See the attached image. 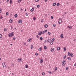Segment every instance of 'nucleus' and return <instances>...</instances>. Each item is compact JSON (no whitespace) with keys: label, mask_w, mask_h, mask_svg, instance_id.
Wrapping results in <instances>:
<instances>
[{"label":"nucleus","mask_w":76,"mask_h":76,"mask_svg":"<svg viewBox=\"0 0 76 76\" xmlns=\"http://www.w3.org/2000/svg\"><path fill=\"white\" fill-rule=\"evenodd\" d=\"M18 61H19V62H20V61H22V59H18Z\"/></svg>","instance_id":"423d86ee"},{"label":"nucleus","mask_w":76,"mask_h":76,"mask_svg":"<svg viewBox=\"0 0 76 76\" xmlns=\"http://www.w3.org/2000/svg\"><path fill=\"white\" fill-rule=\"evenodd\" d=\"M47 1V0H45V2H46V1Z\"/></svg>","instance_id":"0e129e2a"},{"label":"nucleus","mask_w":76,"mask_h":76,"mask_svg":"<svg viewBox=\"0 0 76 76\" xmlns=\"http://www.w3.org/2000/svg\"><path fill=\"white\" fill-rule=\"evenodd\" d=\"M74 41H76V39H75L74 40Z\"/></svg>","instance_id":"774afa93"},{"label":"nucleus","mask_w":76,"mask_h":76,"mask_svg":"<svg viewBox=\"0 0 76 76\" xmlns=\"http://www.w3.org/2000/svg\"><path fill=\"white\" fill-rule=\"evenodd\" d=\"M52 40H53V41H52V42H53V41L55 40V39L54 38H53L52 39Z\"/></svg>","instance_id":"79ce46f5"},{"label":"nucleus","mask_w":76,"mask_h":76,"mask_svg":"<svg viewBox=\"0 0 76 76\" xmlns=\"http://www.w3.org/2000/svg\"><path fill=\"white\" fill-rule=\"evenodd\" d=\"M62 66H64L66 64V61L64 60L62 61Z\"/></svg>","instance_id":"f03ea898"},{"label":"nucleus","mask_w":76,"mask_h":76,"mask_svg":"<svg viewBox=\"0 0 76 76\" xmlns=\"http://www.w3.org/2000/svg\"><path fill=\"white\" fill-rule=\"evenodd\" d=\"M54 70L55 71H56V70H58V68H57V67L55 66V67H54Z\"/></svg>","instance_id":"9d476101"},{"label":"nucleus","mask_w":76,"mask_h":76,"mask_svg":"<svg viewBox=\"0 0 76 76\" xmlns=\"http://www.w3.org/2000/svg\"><path fill=\"white\" fill-rule=\"evenodd\" d=\"M15 39H16V38H15V37L13 38V40H15Z\"/></svg>","instance_id":"6e6d98bb"},{"label":"nucleus","mask_w":76,"mask_h":76,"mask_svg":"<svg viewBox=\"0 0 76 76\" xmlns=\"http://www.w3.org/2000/svg\"><path fill=\"white\" fill-rule=\"evenodd\" d=\"M44 31L45 32H47V30H45Z\"/></svg>","instance_id":"3c124183"},{"label":"nucleus","mask_w":76,"mask_h":76,"mask_svg":"<svg viewBox=\"0 0 76 76\" xmlns=\"http://www.w3.org/2000/svg\"><path fill=\"white\" fill-rule=\"evenodd\" d=\"M8 35L10 37H12L14 35V32H12V33H11L10 34H9Z\"/></svg>","instance_id":"f257e3e1"},{"label":"nucleus","mask_w":76,"mask_h":76,"mask_svg":"<svg viewBox=\"0 0 76 76\" xmlns=\"http://www.w3.org/2000/svg\"><path fill=\"white\" fill-rule=\"evenodd\" d=\"M58 23H59V24H60L61 23L60 22V21H58Z\"/></svg>","instance_id":"4d7b16f0"},{"label":"nucleus","mask_w":76,"mask_h":76,"mask_svg":"<svg viewBox=\"0 0 76 76\" xmlns=\"http://www.w3.org/2000/svg\"><path fill=\"white\" fill-rule=\"evenodd\" d=\"M60 50V48L58 47L57 48V50H58V51H59Z\"/></svg>","instance_id":"6ab92c4d"},{"label":"nucleus","mask_w":76,"mask_h":76,"mask_svg":"<svg viewBox=\"0 0 76 76\" xmlns=\"http://www.w3.org/2000/svg\"><path fill=\"white\" fill-rule=\"evenodd\" d=\"M11 66H14V64H12Z\"/></svg>","instance_id":"052dcab7"},{"label":"nucleus","mask_w":76,"mask_h":76,"mask_svg":"<svg viewBox=\"0 0 76 76\" xmlns=\"http://www.w3.org/2000/svg\"><path fill=\"white\" fill-rule=\"evenodd\" d=\"M15 16L16 17V18H17V17H18V15H17V14H15Z\"/></svg>","instance_id":"7c9ffc66"},{"label":"nucleus","mask_w":76,"mask_h":76,"mask_svg":"<svg viewBox=\"0 0 76 76\" xmlns=\"http://www.w3.org/2000/svg\"><path fill=\"white\" fill-rule=\"evenodd\" d=\"M51 18L52 19H53V16H51Z\"/></svg>","instance_id":"bf43d9fd"},{"label":"nucleus","mask_w":76,"mask_h":76,"mask_svg":"<svg viewBox=\"0 0 76 76\" xmlns=\"http://www.w3.org/2000/svg\"><path fill=\"white\" fill-rule=\"evenodd\" d=\"M50 39H48L47 40V42H50Z\"/></svg>","instance_id":"aec40b11"},{"label":"nucleus","mask_w":76,"mask_h":76,"mask_svg":"<svg viewBox=\"0 0 76 76\" xmlns=\"http://www.w3.org/2000/svg\"><path fill=\"white\" fill-rule=\"evenodd\" d=\"M3 18V17L2 16H0V20L1 19H2Z\"/></svg>","instance_id":"412c9836"},{"label":"nucleus","mask_w":76,"mask_h":76,"mask_svg":"<svg viewBox=\"0 0 76 76\" xmlns=\"http://www.w3.org/2000/svg\"><path fill=\"white\" fill-rule=\"evenodd\" d=\"M34 10H35V8L34 7H33L32 9L30 10V11L31 12H32L34 11Z\"/></svg>","instance_id":"7ed1b4c3"},{"label":"nucleus","mask_w":76,"mask_h":76,"mask_svg":"<svg viewBox=\"0 0 76 76\" xmlns=\"http://www.w3.org/2000/svg\"><path fill=\"white\" fill-rule=\"evenodd\" d=\"M1 10H2L0 8V13L1 12Z\"/></svg>","instance_id":"8fccbe9b"},{"label":"nucleus","mask_w":76,"mask_h":76,"mask_svg":"<svg viewBox=\"0 0 76 76\" xmlns=\"http://www.w3.org/2000/svg\"><path fill=\"white\" fill-rule=\"evenodd\" d=\"M4 63H5L3 62L2 63V65L3 66V67H6V65H5L4 64Z\"/></svg>","instance_id":"39448f33"},{"label":"nucleus","mask_w":76,"mask_h":76,"mask_svg":"<svg viewBox=\"0 0 76 76\" xmlns=\"http://www.w3.org/2000/svg\"><path fill=\"white\" fill-rule=\"evenodd\" d=\"M39 1V0H35V1L36 2H38Z\"/></svg>","instance_id":"c03bdc74"},{"label":"nucleus","mask_w":76,"mask_h":76,"mask_svg":"<svg viewBox=\"0 0 76 76\" xmlns=\"http://www.w3.org/2000/svg\"><path fill=\"white\" fill-rule=\"evenodd\" d=\"M50 44H51V45H52L53 42H51H51H50Z\"/></svg>","instance_id":"4c0bfd02"},{"label":"nucleus","mask_w":76,"mask_h":76,"mask_svg":"<svg viewBox=\"0 0 76 76\" xmlns=\"http://www.w3.org/2000/svg\"><path fill=\"white\" fill-rule=\"evenodd\" d=\"M2 37H3V36H2V34H0V38L1 39L2 38Z\"/></svg>","instance_id":"f3484780"},{"label":"nucleus","mask_w":76,"mask_h":76,"mask_svg":"<svg viewBox=\"0 0 76 76\" xmlns=\"http://www.w3.org/2000/svg\"><path fill=\"white\" fill-rule=\"evenodd\" d=\"M67 59L68 60H72V59L71 58L69 57L67 58Z\"/></svg>","instance_id":"dca6fc26"},{"label":"nucleus","mask_w":76,"mask_h":76,"mask_svg":"<svg viewBox=\"0 0 76 76\" xmlns=\"http://www.w3.org/2000/svg\"><path fill=\"white\" fill-rule=\"evenodd\" d=\"M13 26H11V30H12V29H13Z\"/></svg>","instance_id":"13d9d810"},{"label":"nucleus","mask_w":76,"mask_h":76,"mask_svg":"<svg viewBox=\"0 0 76 76\" xmlns=\"http://www.w3.org/2000/svg\"><path fill=\"white\" fill-rule=\"evenodd\" d=\"M63 48L64 51H66V47H64Z\"/></svg>","instance_id":"a878e982"},{"label":"nucleus","mask_w":76,"mask_h":76,"mask_svg":"<svg viewBox=\"0 0 76 76\" xmlns=\"http://www.w3.org/2000/svg\"><path fill=\"white\" fill-rule=\"evenodd\" d=\"M42 39H43V38H42V37H41L40 38V41H42Z\"/></svg>","instance_id":"72a5a7b5"},{"label":"nucleus","mask_w":76,"mask_h":76,"mask_svg":"<svg viewBox=\"0 0 76 76\" xmlns=\"http://www.w3.org/2000/svg\"><path fill=\"white\" fill-rule=\"evenodd\" d=\"M33 19L34 20H35V17H34Z\"/></svg>","instance_id":"603ef678"},{"label":"nucleus","mask_w":76,"mask_h":76,"mask_svg":"<svg viewBox=\"0 0 76 76\" xmlns=\"http://www.w3.org/2000/svg\"><path fill=\"white\" fill-rule=\"evenodd\" d=\"M60 37L61 38H63V34H61L60 35Z\"/></svg>","instance_id":"4468645a"},{"label":"nucleus","mask_w":76,"mask_h":76,"mask_svg":"<svg viewBox=\"0 0 76 76\" xmlns=\"http://www.w3.org/2000/svg\"><path fill=\"white\" fill-rule=\"evenodd\" d=\"M32 40V38H29L28 39V42H30Z\"/></svg>","instance_id":"6e6552de"},{"label":"nucleus","mask_w":76,"mask_h":76,"mask_svg":"<svg viewBox=\"0 0 76 76\" xmlns=\"http://www.w3.org/2000/svg\"><path fill=\"white\" fill-rule=\"evenodd\" d=\"M68 56H70V52H68Z\"/></svg>","instance_id":"c9c22d12"},{"label":"nucleus","mask_w":76,"mask_h":76,"mask_svg":"<svg viewBox=\"0 0 76 76\" xmlns=\"http://www.w3.org/2000/svg\"><path fill=\"white\" fill-rule=\"evenodd\" d=\"M18 3H20V2H21V0H18Z\"/></svg>","instance_id":"473e14b6"},{"label":"nucleus","mask_w":76,"mask_h":76,"mask_svg":"<svg viewBox=\"0 0 76 76\" xmlns=\"http://www.w3.org/2000/svg\"><path fill=\"white\" fill-rule=\"evenodd\" d=\"M9 22L10 23H12V22H13V20H12V19H10L9 21Z\"/></svg>","instance_id":"9b49d317"},{"label":"nucleus","mask_w":76,"mask_h":76,"mask_svg":"<svg viewBox=\"0 0 76 76\" xmlns=\"http://www.w3.org/2000/svg\"><path fill=\"white\" fill-rule=\"evenodd\" d=\"M39 36L38 35H37V38H39Z\"/></svg>","instance_id":"864d4df0"},{"label":"nucleus","mask_w":76,"mask_h":76,"mask_svg":"<svg viewBox=\"0 0 76 76\" xmlns=\"http://www.w3.org/2000/svg\"><path fill=\"white\" fill-rule=\"evenodd\" d=\"M35 55H36V56H38V53H35Z\"/></svg>","instance_id":"09e8293b"},{"label":"nucleus","mask_w":76,"mask_h":76,"mask_svg":"<svg viewBox=\"0 0 76 76\" xmlns=\"http://www.w3.org/2000/svg\"><path fill=\"white\" fill-rule=\"evenodd\" d=\"M59 20H61V18H59Z\"/></svg>","instance_id":"69168bd1"},{"label":"nucleus","mask_w":76,"mask_h":76,"mask_svg":"<svg viewBox=\"0 0 76 76\" xmlns=\"http://www.w3.org/2000/svg\"><path fill=\"white\" fill-rule=\"evenodd\" d=\"M51 34V33L50 32H48V35H50Z\"/></svg>","instance_id":"ea45409f"},{"label":"nucleus","mask_w":76,"mask_h":76,"mask_svg":"<svg viewBox=\"0 0 76 76\" xmlns=\"http://www.w3.org/2000/svg\"><path fill=\"white\" fill-rule=\"evenodd\" d=\"M18 23H21L22 22V20H20L19 21H18Z\"/></svg>","instance_id":"20e7f679"},{"label":"nucleus","mask_w":76,"mask_h":76,"mask_svg":"<svg viewBox=\"0 0 76 76\" xmlns=\"http://www.w3.org/2000/svg\"><path fill=\"white\" fill-rule=\"evenodd\" d=\"M25 67H26V68H28V66L27 65H25Z\"/></svg>","instance_id":"bb28decb"},{"label":"nucleus","mask_w":76,"mask_h":76,"mask_svg":"<svg viewBox=\"0 0 76 76\" xmlns=\"http://www.w3.org/2000/svg\"><path fill=\"white\" fill-rule=\"evenodd\" d=\"M42 31H39V32L38 33L39 35H41V34H42Z\"/></svg>","instance_id":"f8f14e48"},{"label":"nucleus","mask_w":76,"mask_h":76,"mask_svg":"<svg viewBox=\"0 0 76 76\" xmlns=\"http://www.w3.org/2000/svg\"><path fill=\"white\" fill-rule=\"evenodd\" d=\"M39 51L40 52L42 51V48H39L38 49Z\"/></svg>","instance_id":"1a4fd4ad"},{"label":"nucleus","mask_w":76,"mask_h":76,"mask_svg":"<svg viewBox=\"0 0 76 76\" xmlns=\"http://www.w3.org/2000/svg\"><path fill=\"white\" fill-rule=\"evenodd\" d=\"M42 75H43V76H44L45 75V73L44 72H42Z\"/></svg>","instance_id":"58836bf2"},{"label":"nucleus","mask_w":76,"mask_h":76,"mask_svg":"<svg viewBox=\"0 0 76 76\" xmlns=\"http://www.w3.org/2000/svg\"><path fill=\"white\" fill-rule=\"evenodd\" d=\"M66 58V55H65L64 56V59H65V58Z\"/></svg>","instance_id":"b1692460"},{"label":"nucleus","mask_w":76,"mask_h":76,"mask_svg":"<svg viewBox=\"0 0 76 76\" xmlns=\"http://www.w3.org/2000/svg\"><path fill=\"white\" fill-rule=\"evenodd\" d=\"M31 49H33V48H34V47H33V45H31Z\"/></svg>","instance_id":"4be33fe9"},{"label":"nucleus","mask_w":76,"mask_h":76,"mask_svg":"<svg viewBox=\"0 0 76 76\" xmlns=\"http://www.w3.org/2000/svg\"><path fill=\"white\" fill-rule=\"evenodd\" d=\"M53 27H55L56 26V24H54L53 25Z\"/></svg>","instance_id":"37998d69"},{"label":"nucleus","mask_w":76,"mask_h":76,"mask_svg":"<svg viewBox=\"0 0 76 76\" xmlns=\"http://www.w3.org/2000/svg\"><path fill=\"white\" fill-rule=\"evenodd\" d=\"M69 69V67H66V70H68Z\"/></svg>","instance_id":"e433bc0d"},{"label":"nucleus","mask_w":76,"mask_h":76,"mask_svg":"<svg viewBox=\"0 0 76 76\" xmlns=\"http://www.w3.org/2000/svg\"><path fill=\"white\" fill-rule=\"evenodd\" d=\"M10 4H12V0H10Z\"/></svg>","instance_id":"2f4dec72"},{"label":"nucleus","mask_w":76,"mask_h":76,"mask_svg":"<svg viewBox=\"0 0 76 76\" xmlns=\"http://www.w3.org/2000/svg\"><path fill=\"white\" fill-rule=\"evenodd\" d=\"M43 62V60L41 59L40 60V62L41 63H42Z\"/></svg>","instance_id":"2eb2a0df"},{"label":"nucleus","mask_w":76,"mask_h":76,"mask_svg":"<svg viewBox=\"0 0 76 76\" xmlns=\"http://www.w3.org/2000/svg\"><path fill=\"white\" fill-rule=\"evenodd\" d=\"M26 15L27 16H28V13H26Z\"/></svg>","instance_id":"a18cd8bd"},{"label":"nucleus","mask_w":76,"mask_h":76,"mask_svg":"<svg viewBox=\"0 0 76 76\" xmlns=\"http://www.w3.org/2000/svg\"><path fill=\"white\" fill-rule=\"evenodd\" d=\"M45 27L46 28H47L48 27V25L47 24H45Z\"/></svg>","instance_id":"a211bd4d"},{"label":"nucleus","mask_w":76,"mask_h":76,"mask_svg":"<svg viewBox=\"0 0 76 76\" xmlns=\"http://www.w3.org/2000/svg\"><path fill=\"white\" fill-rule=\"evenodd\" d=\"M56 3H54L53 4V6H56Z\"/></svg>","instance_id":"cd10ccee"},{"label":"nucleus","mask_w":76,"mask_h":76,"mask_svg":"<svg viewBox=\"0 0 76 76\" xmlns=\"http://www.w3.org/2000/svg\"><path fill=\"white\" fill-rule=\"evenodd\" d=\"M44 49L45 50H47V46H45L44 47Z\"/></svg>","instance_id":"5701e85b"},{"label":"nucleus","mask_w":76,"mask_h":76,"mask_svg":"<svg viewBox=\"0 0 76 76\" xmlns=\"http://www.w3.org/2000/svg\"><path fill=\"white\" fill-rule=\"evenodd\" d=\"M60 3H57V4H56V5L57 6H60Z\"/></svg>","instance_id":"393cba45"},{"label":"nucleus","mask_w":76,"mask_h":76,"mask_svg":"<svg viewBox=\"0 0 76 76\" xmlns=\"http://www.w3.org/2000/svg\"><path fill=\"white\" fill-rule=\"evenodd\" d=\"M42 34H45V32H44V31H43V32H42Z\"/></svg>","instance_id":"de8ad7c7"},{"label":"nucleus","mask_w":76,"mask_h":76,"mask_svg":"<svg viewBox=\"0 0 76 76\" xmlns=\"http://www.w3.org/2000/svg\"><path fill=\"white\" fill-rule=\"evenodd\" d=\"M26 43H23V45H26Z\"/></svg>","instance_id":"49530a36"},{"label":"nucleus","mask_w":76,"mask_h":76,"mask_svg":"<svg viewBox=\"0 0 76 76\" xmlns=\"http://www.w3.org/2000/svg\"><path fill=\"white\" fill-rule=\"evenodd\" d=\"M41 22H44V20L42 19L41 20Z\"/></svg>","instance_id":"a19ab883"},{"label":"nucleus","mask_w":76,"mask_h":76,"mask_svg":"<svg viewBox=\"0 0 76 76\" xmlns=\"http://www.w3.org/2000/svg\"><path fill=\"white\" fill-rule=\"evenodd\" d=\"M6 15H9V13L8 12H6Z\"/></svg>","instance_id":"5fc2aeb1"},{"label":"nucleus","mask_w":76,"mask_h":76,"mask_svg":"<svg viewBox=\"0 0 76 76\" xmlns=\"http://www.w3.org/2000/svg\"><path fill=\"white\" fill-rule=\"evenodd\" d=\"M37 8H39V5H37Z\"/></svg>","instance_id":"f704fd0d"},{"label":"nucleus","mask_w":76,"mask_h":76,"mask_svg":"<svg viewBox=\"0 0 76 76\" xmlns=\"http://www.w3.org/2000/svg\"><path fill=\"white\" fill-rule=\"evenodd\" d=\"M49 73H50L51 74V73H52V72H49Z\"/></svg>","instance_id":"680f3d73"},{"label":"nucleus","mask_w":76,"mask_h":76,"mask_svg":"<svg viewBox=\"0 0 76 76\" xmlns=\"http://www.w3.org/2000/svg\"><path fill=\"white\" fill-rule=\"evenodd\" d=\"M54 50H55V49H54V48H51L50 50L51 52H53V51H54Z\"/></svg>","instance_id":"0eeeda50"},{"label":"nucleus","mask_w":76,"mask_h":76,"mask_svg":"<svg viewBox=\"0 0 76 76\" xmlns=\"http://www.w3.org/2000/svg\"><path fill=\"white\" fill-rule=\"evenodd\" d=\"M70 56L71 57H73V53H71L70 54Z\"/></svg>","instance_id":"c85d7f7f"},{"label":"nucleus","mask_w":76,"mask_h":76,"mask_svg":"<svg viewBox=\"0 0 76 76\" xmlns=\"http://www.w3.org/2000/svg\"><path fill=\"white\" fill-rule=\"evenodd\" d=\"M74 66H76V63H75V64H74Z\"/></svg>","instance_id":"e2e57ef3"},{"label":"nucleus","mask_w":76,"mask_h":76,"mask_svg":"<svg viewBox=\"0 0 76 76\" xmlns=\"http://www.w3.org/2000/svg\"><path fill=\"white\" fill-rule=\"evenodd\" d=\"M7 28H4V31H7Z\"/></svg>","instance_id":"c756f323"},{"label":"nucleus","mask_w":76,"mask_h":76,"mask_svg":"<svg viewBox=\"0 0 76 76\" xmlns=\"http://www.w3.org/2000/svg\"><path fill=\"white\" fill-rule=\"evenodd\" d=\"M67 27L68 28H69V29H72V26H68Z\"/></svg>","instance_id":"ddd939ff"},{"label":"nucleus","mask_w":76,"mask_h":76,"mask_svg":"<svg viewBox=\"0 0 76 76\" xmlns=\"http://www.w3.org/2000/svg\"><path fill=\"white\" fill-rule=\"evenodd\" d=\"M7 1H9V0H7Z\"/></svg>","instance_id":"338daca9"}]
</instances>
